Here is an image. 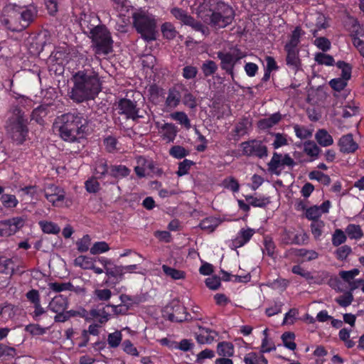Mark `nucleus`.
<instances>
[{
    "label": "nucleus",
    "mask_w": 364,
    "mask_h": 364,
    "mask_svg": "<svg viewBox=\"0 0 364 364\" xmlns=\"http://www.w3.org/2000/svg\"><path fill=\"white\" fill-rule=\"evenodd\" d=\"M88 122L80 114L65 113L58 116L53 125L60 137L68 142L84 138L88 131Z\"/></svg>",
    "instance_id": "obj_1"
},
{
    "label": "nucleus",
    "mask_w": 364,
    "mask_h": 364,
    "mask_svg": "<svg viewBox=\"0 0 364 364\" xmlns=\"http://www.w3.org/2000/svg\"><path fill=\"white\" fill-rule=\"evenodd\" d=\"M201 8L210 13L201 16L204 22L216 28H225L235 17L232 6L220 0H204Z\"/></svg>",
    "instance_id": "obj_2"
},
{
    "label": "nucleus",
    "mask_w": 364,
    "mask_h": 364,
    "mask_svg": "<svg viewBox=\"0 0 364 364\" xmlns=\"http://www.w3.org/2000/svg\"><path fill=\"white\" fill-rule=\"evenodd\" d=\"M10 14V18L6 20L11 23L9 28L13 31L20 32L28 28L37 16L38 10L33 4L21 6L9 3L6 6Z\"/></svg>",
    "instance_id": "obj_3"
},
{
    "label": "nucleus",
    "mask_w": 364,
    "mask_h": 364,
    "mask_svg": "<svg viewBox=\"0 0 364 364\" xmlns=\"http://www.w3.org/2000/svg\"><path fill=\"white\" fill-rule=\"evenodd\" d=\"M28 117L18 106L12 108V114L6 121V130L9 136L17 144H23L28 136Z\"/></svg>",
    "instance_id": "obj_4"
},
{
    "label": "nucleus",
    "mask_w": 364,
    "mask_h": 364,
    "mask_svg": "<svg viewBox=\"0 0 364 364\" xmlns=\"http://www.w3.org/2000/svg\"><path fill=\"white\" fill-rule=\"evenodd\" d=\"M74 85L68 92L70 98L75 102L81 103L91 99V75L85 71H78L73 75Z\"/></svg>",
    "instance_id": "obj_5"
},
{
    "label": "nucleus",
    "mask_w": 364,
    "mask_h": 364,
    "mask_svg": "<svg viewBox=\"0 0 364 364\" xmlns=\"http://www.w3.org/2000/svg\"><path fill=\"white\" fill-rule=\"evenodd\" d=\"M133 25L141 38L147 41L156 40V21L148 13L139 11L132 14Z\"/></svg>",
    "instance_id": "obj_6"
},
{
    "label": "nucleus",
    "mask_w": 364,
    "mask_h": 364,
    "mask_svg": "<svg viewBox=\"0 0 364 364\" xmlns=\"http://www.w3.org/2000/svg\"><path fill=\"white\" fill-rule=\"evenodd\" d=\"M92 46L96 55L105 56L113 51V40L105 25L99 24L92 28Z\"/></svg>",
    "instance_id": "obj_7"
},
{
    "label": "nucleus",
    "mask_w": 364,
    "mask_h": 364,
    "mask_svg": "<svg viewBox=\"0 0 364 364\" xmlns=\"http://www.w3.org/2000/svg\"><path fill=\"white\" fill-rule=\"evenodd\" d=\"M217 58L220 60V67L226 74L230 75L232 80L235 79V67L241 57L229 51L217 52Z\"/></svg>",
    "instance_id": "obj_8"
},
{
    "label": "nucleus",
    "mask_w": 364,
    "mask_h": 364,
    "mask_svg": "<svg viewBox=\"0 0 364 364\" xmlns=\"http://www.w3.org/2000/svg\"><path fill=\"white\" fill-rule=\"evenodd\" d=\"M242 152L245 155L262 159L267 156V147L263 141L252 139L241 144Z\"/></svg>",
    "instance_id": "obj_9"
},
{
    "label": "nucleus",
    "mask_w": 364,
    "mask_h": 364,
    "mask_svg": "<svg viewBox=\"0 0 364 364\" xmlns=\"http://www.w3.org/2000/svg\"><path fill=\"white\" fill-rule=\"evenodd\" d=\"M26 218L14 217L0 221V237H9L14 235L25 225Z\"/></svg>",
    "instance_id": "obj_10"
},
{
    "label": "nucleus",
    "mask_w": 364,
    "mask_h": 364,
    "mask_svg": "<svg viewBox=\"0 0 364 364\" xmlns=\"http://www.w3.org/2000/svg\"><path fill=\"white\" fill-rule=\"evenodd\" d=\"M118 114L124 115L126 119L136 121L141 116L139 115V109L137 107L136 102L127 98H122L117 105Z\"/></svg>",
    "instance_id": "obj_11"
},
{
    "label": "nucleus",
    "mask_w": 364,
    "mask_h": 364,
    "mask_svg": "<svg viewBox=\"0 0 364 364\" xmlns=\"http://www.w3.org/2000/svg\"><path fill=\"white\" fill-rule=\"evenodd\" d=\"M45 197L53 205H58L59 202L65 199V191L54 183H48L44 187Z\"/></svg>",
    "instance_id": "obj_12"
},
{
    "label": "nucleus",
    "mask_w": 364,
    "mask_h": 364,
    "mask_svg": "<svg viewBox=\"0 0 364 364\" xmlns=\"http://www.w3.org/2000/svg\"><path fill=\"white\" fill-rule=\"evenodd\" d=\"M255 233V230L252 228H242L237 232L236 237L232 240L229 246L232 249L241 247L250 240Z\"/></svg>",
    "instance_id": "obj_13"
},
{
    "label": "nucleus",
    "mask_w": 364,
    "mask_h": 364,
    "mask_svg": "<svg viewBox=\"0 0 364 364\" xmlns=\"http://www.w3.org/2000/svg\"><path fill=\"white\" fill-rule=\"evenodd\" d=\"M166 308L167 318L172 322H182L188 320V314L186 313V307L178 303L172 306L171 309Z\"/></svg>",
    "instance_id": "obj_14"
},
{
    "label": "nucleus",
    "mask_w": 364,
    "mask_h": 364,
    "mask_svg": "<svg viewBox=\"0 0 364 364\" xmlns=\"http://www.w3.org/2000/svg\"><path fill=\"white\" fill-rule=\"evenodd\" d=\"M251 127L252 121L247 117H242L232 130L233 139L237 141L242 136L247 134Z\"/></svg>",
    "instance_id": "obj_15"
},
{
    "label": "nucleus",
    "mask_w": 364,
    "mask_h": 364,
    "mask_svg": "<svg viewBox=\"0 0 364 364\" xmlns=\"http://www.w3.org/2000/svg\"><path fill=\"white\" fill-rule=\"evenodd\" d=\"M341 152L346 154L354 153L358 149V144L353 139L352 134L342 136L338 142Z\"/></svg>",
    "instance_id": "obj_16"
},
{
    "label": "nucleus",
    "mask_w": 364,
    "mask_h": 364,
    "mask_svg": "<svg viewBox=\"0 0 364 364\" xmlns=\"http://www.w3.org/2000/svg\"><path fill=\"white\" fill-rule=\"evenodd\" d=\"M218 333L212 329L199 326L196 339L200 344H210L218 337Z\"/></svg>",
    "instance_id": "obj_17"
},
{
    "label": "nucleus",
    "mask_w": 364,
    "mask_h": 364,
    "mask_svg": "<svg viewBox=\"0 0 364 364\" xmlns=\"http://www.w3.org/2000/svg\"><path fill=\"white\" fill-rule=\"evenodd\" d=\"M287 53L286 64L291 69L296 71L301 66V60L299 58V50L284 48Z\"/></svg>",
    "instance_id": "obj_18"
},
{
    "label": "nucleus",
    "mask_w": 364,
    "mask_h": 364,
    "mask_svg": "<svg viewBox=\"0 0 364 364\" xmlns=\"http://www.w3.org/2000/svg\"><path fill=\"white\" fill-rule=\"evenodd\" d=\"M282 119L279 112L271 114L269 117L263 118L257 122V127L261 130H267L277 125Z\"/></svg>",
    "instance_id": "obj_19"
},
{
    "label": "nucleus",
    "mask_w": 364,
    "mask_h": 364,
    "mask_svg": "<svg viewBox=\"0 0 364 364\" xmlns=\"http://www.w3.org/2000/svg\"><path fill=\"white\" fill-rule=\"evenodd\" d=\"M296 164L294 161H269L268 163V171L271 174L279 176L286 166L291 168Z\"/></svg>",
    "instance_id": "obj_20"
},
{
    "label": "nucleus",
    "mask_w": 364,
    "mask_h": 364,
    "mask_svg": "<svg viewBox=\"0 0 364 364\" xmlns=\"http://www.w3.org/2000/svg\"><path fill=\"white\" fill-rule=\"evenodd\" d=\"M178 132V127L172 123H164L161 127V137L166 142H173Z\"/></svg>",
    "instance_id": "obj_21"
},
{
    "label": "nucleus",
    "mask_w": 364,
    "mask_h": 364,
    "mask_svg": "<svg viewBox=\"0 0 364 364\" xmlns=\"http://www.w3.org/2000/svg\"><path fill=\"white\" fill-rule=\"evenodd\" d=\"M68 305V298L62 294H59L53 298L50 301L48 309L53 312H61L65 311Z\"/></svg>",
    "instance_id": "obj_22"
},
{
    "label": "nucleus",
    "mask_w": 364,
    "mask_h": 364,
    "mask_svg": "<svg viewBox=\"0 0 364 364\" xmlns=\"http://www.w3.org/2000/svg\"><path fill=\"white\" fill-rule=\"evenodd\" d=\"M181 100V94L175 87L168 89V95L165 101L166 107L173 109L178 107Z\"/></svg>",
    "instance_id": "obj_23"
},
{
    "label": "nucleus",
    "mask_w": 364,
    "mask_h": 364,
    "mask_svg": "<svg viewBox=\"0 0 364 364\" xmlns=\"http://www.w3.org/2000/svg\"><path fill=\"white\" fill-rule=\"evenodd\" d=\"M304 34L300 26H296L291 32L289 40L286 43L284 48L299 50L298 46L301 42L300 38Z\"/></svg>",
    "instance_id": "obj_24"
},
{
    "label": "nucleus",
    "mask_w": 364,
    "mask_h": 364,
    "mask_svg": "<svg viewBox=\"0 0 364 364\" xmlns=\"http://www.w3.org/2000/svg\"><path fill=\"white\" fill-rule=\"evenodd\" d=\"M48 113V107L46 105H41L35 108L31 114V119L34 120L37 124L40 125L44 124V118Z\"/></svg>",
    "instance_id": "obj_25"
},
{
    "label": "nucleus",
    "mask_w": 364,
    "mask_h": 364,
    "mask_svg": "<svg viewBox=\"0 0 364 364\" xmlns=\"http://www.w3.org/2000/svg\"><path fill=\"white\" fill-rule=\"evenodd\" d=\"M17 267L12 259L0 257V273L12 276Z\"/></svg>",
    "instance_id": "obj_26"
},
{
    "label": "nucleus",
    "mask_w": 364,
    "mask_h": 364,
    "mask_svg": "<svg viewBox=\"0 0 364 364\" xmlns=\"http://www.w3.org/2000/svg\"><path fill=\"white\" fill-rule=\"evenodd\" d=\"M315 139L319 145L324 147L331 146L333 143L332 136L324 129H320L316 132Z\"/></svg>",
    "instance_id": "obj_27"
},
{
    "label": "nucleus",
    "mask_w": 364,
    "mask_h": 364,
    "mask_svg": "<svg viewBox=\"0 0 364 364\" xmlns=\"http://www.w3.org/2000/svg\"><path fill=\"white\" fill-rule=\"evenodd\" d=\"M220 220L215 217H208L202 220L199 227L205 231L213 232L220 225Z\"/></svg>",
    "instance_id": "obj_28"
},
{
    "label": "nucleus",
    "mask_w": 364,
    "mask_h": 364,
    "mask_svg": "<svg viewBox=\"0 0 364 364\" xmlns=\"http://www.w3.org/2000/svg\"><path fill=\"white\" fill-rule=\"evenodd\" d=\"M50 58L58 64H62L64 61H68L69 58V53L67 50L66 46H59L55 48L51 53Z\"/></svg>",
    "instance_id": "obj_29"
},
{
    "label": "nucleus",
    "mask_w": 364,
    "mask_h": 364,
    "mask_svg": "<svg viewBox=\"0 0 364 364\" xmlns=\"http://www.w3.org/2000/svg\"><path fill=\"white\" fill-rule=\"evenodd\" d=\"M244 362L245 364H268V360L263 353L255 352L247 353L244 357Z\"/></svg>",
    "instance_id": "obj_30"
},
{
    "label": "nucleus",
    "mask_w": 364,
    "mask_h": 364,
    "mask_svg": "<svg viewBox=\"0 0 364 364\" xmlns=\"http://www.w3.org/2000/svg\"><path fill=\"white\" fill-rule=\"evenodd\" d=\"M245 200L252 206L257 208H265L270 203L269 198L264 196H246Z\"/></svg>",
    "instance_id": "obj_31"
},
{
    "label": "nucleus",
    "mask_w": 364,
    "mask_h": 364,
    "mask_svg": "<svg viewBox=\"0 0 364 364\" xmlns=\"http://www.w3.org/2000/svg\"><path fill=\"white\" fill-rule=\"evenodd\" d=\"M291 254L295 256L304 258L306 261H311L318 257V254L315 250L306 249H291Z\"/></svg>",
    "instance_id": "obj_32"
},
{
    "label": "nucleus",
    "mask_w": 364,
    "mask_h": 364,
    "mask_svg": "<svg viewBox=\"0 0 364 364\" xmlns=\"http://www.w3.org/2000/svg\"><path fill=\"white\" fill-rule=\"evenodd\" d=\"M110 263V260L104 257H92V271L97 274H101L104 271L106 272V268Z\"/></svg>",
    "instance_id": "obj_33"
},
{
    "label": "nucleus",
    "mask_w": 364,
    "mask_h": 364,
    "mask_svg": "<svg viewBox=\"0 0 364 364\" xmlns=\"http://www.w3.org/2000/svg\"><path fill=\"white\" fill-rule=\"evenodd\" d=\"M171 14L184 25L190 24L193 22V16L188 14L183 9L174 7L171 9Z\"/></svg>",
    "instance_id": "obj_34"
},
{
    "label": "nucleus",
    "mask_w": 364,
    "mask_h": 364,
    "mask_svg": "<svg viewBox=\"0 0 364 364\" xmlns=\"http://www.w3.org/2000/svg\"><path fill=\"white\" fill-rule=\"evenodd\" d=\"M103 145L105 150L109 153H115L120 150L118 140L112 136L105 137L103 140Z\"/></svg>",
    "instance_id": "obj_35"
},
{
    "label": "nucleus",
    "mask_w": 364,
    "mask_h": 364,
    "mask_svg": "<svg viewBox=\"0 0 364 364\" xmlns=\"http://www.w3.org/2000/svg\"><path fill=\"white\" fill-rule=\"evenodd\" d=\"M346 232L351 240H360L363 237L361 227L355 224H349L346 228Z\"/></svg>",
    "instance_id": "obj_36"
},
{
    "label": "nucleus",
    "mask_w": 364,
    "mask_h": 364,
    "mask_svg": "<svg viewBox=\"0 0 364 364\" xmlns=\"http://www.w3.org/2000/svg\"><path fill=\"white\" fill-rule=\"evenodd\" d=\"M163 36L168 40H173L178 34L175 26L171 22H165L161 27Z\"/></svg>",
    "instance_id": "obj_37"
},
{
    "label": "nucleus",
    "mask_w": 364,
    "mask_h": 364,
    "mask_svg": "<svg viewBox=\"0 0 364 364\" xmlns=\"http://www.w3.org/2000/svg\"><path fill=\"white\" fill-rule=\"evenodd\" d=\"M183 90L185 91L183 97H181L183 104L191 109H195L198 105L196 97L186 87Z\"/></svg>",
    "instance_id": "obj_38"
},
{
    "label": "nucleus",
    "mask_w": 364,
    "mask_h": 364,
    "mask_svg": "<svg viewBox=\"0 0 364 364\" xmlns=\"http://www.w3.org/2000/svg\"><path fill=\"white\" fill-rule=\"evenodd\" d=\"M38 224L44 233L56 235L60 231V227L50 221L41 220Z\"/></svg>",
    "instance_id": "obj_39"
},
{
    "label": "nucleus",
    "mask_w": 364,
    "mask_h": 364,
    "mask_svg": "<svg viewBox=\"0 0 364 364\" xmlns=\"http://www.w3.org/2000/svg\"><path fill=\"white\" fill-rule=\"evenodd\" d=\"M218 66L212 60H207L201 65L202 72L205 77L213 76L218 70Z\"/></svg>",
    "instance_id": "obj_40"
},
{
    "label": "nucleus",
    "mask_w": 364,
    "mask_h": 364,
    "mask_svg": "<svg viewBox=\"0 0 364 364\" xmlns=\"http://www.w3.org/2000/svg\"><path fill=\"white\" fill-rule=\"evenodd\" d=\"M80 20V25L84 33H85L89 38H91V25H90V18L91 16L88 14H85V9H83Z\"/></svg>",
    "instance_id": "obj_41"
},
{
    "label": "nucleus",
    "mask_w": 364,
    "mask_h": 364,
    "mask_svg": "<svg viewBox=\"0 0 364 364\" xmlns=\"http://www.w3.org/2000/svg\"><path fill=\"white\" fill-rule=\"evenodd\" d=\"M218 353L223 357H231L234 354V346L230 342H221L218 344Z\"/></svg>",
    "instance_id": "obj_42"
},
{
    "label": "nucleus",
    "mask_w": 364,
    "mask_h": 364,
    "mask_svg": "<svg viewBox=\"0 0 364 364\" xmlns=\"http://www.w3.org/2000/svg\"><path fill=\"white\" fill-rule=\"evenodd\" d=\"M336 65L341 70V77L348 81L352 74L353 68L351 65L343 60H338Z\"/></svg>",
    "instance_id": "obj_43"
},
{
    "label": "nucleus",
    "mask_w": 364,
    "mask_h": 364,
    "mask_svg": "<svg viewBox=\"0 0 364 364\" xmlns=\"http://www.w3.org/2000/svg\"><path fill=\"white\" fill-rule=\"evenodd\" d=\"M164 274L173 279H182L185 278L186 274L183 271L170 267L166 264L162 265Z\"/></svg>",
    "instance_id": "obj_44"
},
{
    "label": "nucleus",
    "mask_w": 364,
    "mask_h": 364,
    "mask_svg": "<svg viewBox=\"0 0 364 364\" xmlns=\"http://www.w3.org/2000/svg\"><path fill=\"white\" fill-rule=\"evenodd\" d=\"M171 118L177 121L180 124L183 126L186 129L191 127V121L187 114L184 112H176L171 114Z\"/></svg>",
    "instance_id": "obj_45"
},
{
    "label": "nucleus",
    "mask_w": 364,
    "mask_h": 364,
    "mask_svg": "<svg viewBox=\"0 0 364 364\" xmlns=\"http://www.w3.org/2000/svg\"><path fill=\"white\" fill-rule=\"evenodd\" d=\"M314 60L318 65H324L326 66H332L335 63V60L332 55L324 53H316Z\"/></svg>",
    "instance_id": "obj_46"
},
{
    "label": "nucleus",
    "mask_w": 364,
    "mask_h": 364,
    "mask_svg": "<svg viewBox=\"0 0 364 364\" xmlns=\"http://www.w3.org/2000/svg\"><path fill=\"white\" fill-rule=\"evenodd\" d=\"M324 226L325 224L323 220H315L311 223L310 225L311 231L315 240H320Z\"/></svg>",
    "instance_id": "obj_47"
},
{
    "label": "nucleus",
    "mask_w": 364,
    "mask_h": 364,
    "mask_svg": "<svg viewBox=\"0 0 364 364\" xmlns=\"http://www.w3.org/2000/svg\"><path fill=\"white\" fill-rule=\"evenodd\" d=\"M304 151L309 156H317L321 151L320 148L313 141H307L304 144Z\"/></svg>",
    "instance_id": "obj_48"
},
{
    "label": "nucleus",
    "mask_w": 364,
    "mask_h": 364,
    "mask_svg": "<svg viewBox=\"0 0 364 364\" xmlns=\"http://www.w3.org/2000/svg\"><path fill=\"white\" fill-rule=\"evenodd\" d=\"M295 335L291 332H285L282 336V340L284 346L289 350H294L296 348L294 342Z\"/></svg>",
    "instance_id": "obj_49"
},
{
    "label": "nucleus",
    "mask_w": 364,
    "mask_h": 364,
    "mask_svg": "<svg viewBox=\"0 0 364 364\" xmlns=\"http://www.w3.org/2000/svg\"><path fill=\"white\" fill-rule=\"evenodd\" d=\"M360 274L358 269H353L348 271L342 270L339 272L340 277L348 284H349L352 280L355 279V277Z\"/></svg>",
    "instance_id": "obj_50"
},
{
    "label": "nucleus",
    "mask_w": 364,
    "mask_h": 364,
    "mask_svg": "<svg viewBox=\"0 0 364 364\" xmlns=\"http://www.w3.org/2000/svg\"><path fill=\"white\" fill-rule=\"evenodd\" d=\"M169 154L172 157L180 159L187 156L189 151L181 146L176 145L170 149Z\"/></svg>",
    "instance_id": "obj_51"
},
{
    "label": "nucleus",
    "mask_w": 364,
    "mask_h": 364,
    "mask_svg": "<svg viewBox=\"0 0 364 364\" xmlns=\"http://www.w3.org/2000/svg\"><path fill=\"white\" fill-rule=\"evenodd\" d=\"M311 180H316L324 185H328L331 183V178L328 175L323 173L319 171H312L309 174Z\"/></svg>",
    "instance_id": "obj_52"
},
{
    "label": "nucleus",
    "mask_w": 364,
    "mask_h": 364,
    "mask_svg": "<svg viewBox=\"0 0 364 364\" xmlns=\"http://www.w3.org/2000/svg\"><path fill=\"white\" fill-rule=\"evenodd\" d=\"M48 286L49 289L55 292H61L65 290L70 291L71 288H73V285L70 282H50Z\"/></svg>",
    "instance_id": "obj_53"
},
{
    "label": "nucleus",
    "mask_w": 364,
    "mask_h": 364,
    "mask_svg": "<svg viewBox=\"0 0 364 364\" xmlns=\"http://www.w3.org/2000/svg\"><path fill=\"white\" fill-rule=\"evenodd\" d=\"M335 301L342 307H347L351 304L353 301V295L350 291H346L343 295L336 297Z\"/></svg>",
    "instance_id": "obj_54"
},
{
    "label": "nucleus",
    "mask_w": 364,
    "mask_h": 364,
    "mask_svg": "<svg viewBox=\"0 0 364 364\" xmlns=\"http://www.w3.org/2000/svg\"><path fill=\"white\" fill-rule=\"evenodd\" d=\"M347 236L341 229H336L332 235V244L335 247H338L346 242Z\"/></svg>",
    "instance_id": "obj_55"
},
{
    "label": "nucleus",
    "mask_w": 364,
    "mask_h": 364,
    "mask_svg": "<svg viewBox=\"0 0 364 364\" xmlns=\"http://www.w3.org/2000/svg\"><path fill=\"white\" fill-rule=\"evenodd\" d=\"M330 87L336 92H340L347 86L348 80L341 77L333 78L328 82Z\"/></svg>",
    "instance_id": "obj_56"
},
{
    "label": "nucleus",
    "mask_w": 364,
    "mask_h": 364,
    "mask_svg": "<svg viewBox=\"0 0 364 364\" xmlns=\"http://www.w3.org/2000/svg\"><path fill=\"white\" fill-rule=\"evenodd\" d=\"M314 44L323 52H327L331 48V41L326 37L316 38L314 42Z\"/></svg>",
    "instance_id": "obj_57"
},
{
    "label": "nucleus",
    "mask_w": 364,
    "mask_h": 364,
    "mask_svg": "<svg viewBox=\"0 0 364 364\" xmlns=\"http://www.w3.org/2000/svg\"><path fill=\"white\" fill-rule=\"evenodd\" d=\"M321 215V208L317 205L311 206L306 210L305 216L309 220H318Z\"/></svg>",
    "instance_id": "obj_58"
},
{
    "label": "nucleus",
    "mask_w": 364,
    "mask_h": 364,
    "mask_svg": "<svg viewBox=\"0 0 364 364\" xmlns=\"http://www.w3.org/2000/svg\"><path fill=\"white\" fill-rule=\"evenodd\" d=\"M296 136L301 139H306L311 136L312 132L304 126L294 125Z\"/></svg>",
    "instance_id": "obj_59"
},
{
    "label": "nucleus",
    "mask_w": 364,
    "mask_h": 364,
    "mask_svg": "<svg viewBox=\"0 0 364 364\" xmlns=\"http://www.w3.org/2000/svg\"><path fill=\"white\" fill-rule=\"evenodd\" d=\"M198 72V68L196 66L186 65L182 69V76L186 80H193L197 76Z\"/></svg>",
    "instance_id": "obj_60"
},
{
    "label": "nucleus",
    "mask_w": 364,
    "mask_h": 364,
    "mask_svg": "<svg viewBox=\"0 0 364 364\" xmlns=\"http://www.w3.org/2000/svg\"><path fill=\"white\" fill-rule=\"evenodd\" d=\"M122 339V333L119 331H116L114 333L109 334L107 342L110 347L117 348L120 344Z\"/></svg>",
    "instance_id": "obj_61"
},
{
    "label": "nucleus",
    "mask_w": 364,
    "mask_h": 364,
    "mask_svg": "<svg viewBox=\"0 0 364 364\" xmlns=\"http://www.w3.org/2000/svg\"><path fill=\"white\" fill-rule=\"evenodd\" d=\"M91 245V239L89 235H85L82 238L76 242L77 249L80 252H87Z\"/></svg>",
    "instance_id": "obj_62"
},
{
    "label": "nucleus",
    "mask_w": 364,
    "mask_h": 364,
    "mask_svg": "<svg viewBox=\"0 0 364 364\" xmlns=\"http://www.w3.org/2000/svg\"><path fill=\"white\" fill-rule=\"evenodd\" d=\"M1 201L6 208H14L18 204L16 196L11 194H2Z\"/></svg>",
    "instance_id": "obj_63"
},
{
    "label": "nucleus",
    "mask_w": 364,
    "mask_h": 364,
    "mask_svg": "<svg viewBox=\"0 0 364 364\" xmlns=\"http://www.w3.org/2000/svg\"><path fill=\"white\" fill-rule=\"evenodd\" d=\"M74 264L75 266L80 267L82 269H91V260L90 258L84 256V255H80L77 257H76L74 260Z\"/></svg>",
    "instance_id": "obj_64"
}]
</instances>
